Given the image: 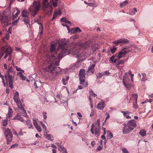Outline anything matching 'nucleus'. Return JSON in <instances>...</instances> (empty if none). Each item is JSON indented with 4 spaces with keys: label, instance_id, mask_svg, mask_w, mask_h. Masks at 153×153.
Instances as JSON below:
<instances>
[{
    "label": "nucleus",
    "instance_id": "1",
    "mask_svg": "<svg viewBox=\"0 0 153 153\" xmlns=\"http://www.w3.org/2000/svg\"><path fill=\"white\" fill-rule=\"evenodd\" d=\"M59 43V46L57 48L56 52L49 58L48 60L49 65L45 68L44 70L45 71L50 72L51 74L57 76L62 71V69L59 67H56L55 65H59V61L58 59H61L63 56L69 54L71 52V48H68L67 42L65 40H62L60 41H57Z\"/></svg>",
    "mask_w": 153,
    "mask_h": 153
},
{
    "label": "nucleus",
    "instance_id": "2",
    "mask_svg": "<svg viewBox=\"0 0 153 153\" xmlns=\"http://www.w3.org/2000/svg\"><path fill=\"white\" fill-rule=\"evenodd\" d=\"M41 7V4L39 1H34L32 5H30L28 9L30 13L31 17H34L39 11Z\"/></svg>",
    "mask_w": 153,
    "mask_h": 153
},
{
    "label": "nucleus",
    "instance_id": "3",
    "mask_svg": "<svg viewBox=\"0 0 153 153\" xmlns=\"http://www.w3.org/2000/svg\"><path fill=\"white\" fill-rule=\"evenodd\" d=\"M136 122L134 120L129 121L127 124L124 125L123 129V133L126 134L130 132L136 126Z\"/></svg>",
    "mask_w": 153,
    "mask_h": 153
},
{
    "label": "nucleus",
    "instance_id": "4",
    "mask_svg": "<svg viewBox=\"0 0 153 153\" xmlns=\"http://www.w3.org/2000/svg\"><path fill=\"white\" fill-rule=\"evenodd\" d=\"M129 52V51L125 50L123 49L118 54L117 56L116 55H113L110 58V60L112 63H116L117 60H119L121 58H123L125 55Z\"/></svg>",
    "mask_w": 153,
    "mask_h": 153
},
{
    "label": "nucleus",
    "instance_id": "5",
    "mask_svg": "<svg viewBox=\"0 0 153 153\" xmlns=\"http://www.w3.org/2000/svg\"><path fill=\"white\" fill-rule=\"evenodd\" d=\"M4 134L7 140V144H9L12 139V134L9 128H6L4 130Z\"/></svg>",
    "mask_w": 153,
    "mask_h": 153
},
{
    "label": "nucleus",
    "instance_id": "6",
    "mask_svg": "<svg viewBox=\"0 0 153 153\" xmlns=\"http://www.w3.org/2000/svg\"><path fill=\"white\" fill-rule=\"evenodd\" d=\"M1 52L4 51L6 53V55L4 57V59H6L8 56H11L12 49L10 47L3 46L1 48Z\"/></svg>",
    "mask_w": 153,
    "mask_h": 153
},
{
    "label": "nucleus",
    "instance_id": "7",
    "mask_svg": "<svg viewBox=\"0 0 153 153\" xmlns=\"http://www.w3.org/2000/svg\"><path fill=\"white\" fill-rule=\"evenodd\" d=\"M100 127L94 126V124H92L91 129V132L93 134H95L99 136L100 134Z\"/></svg>",
    "mask_w": 153,
    "mask_h": 153
},
{
    "label": "nucleus",
    "instance_id": "8",
    "mask_svg": "<svg viewBox=\"0 0 153 153\" xmlns=\"http://www.w3.org/2000/svg\"><path fill=\"white\" fill-rule=\"evenodd\" d=\"M130 78L129 77L123 78V82L125 87L127 89L129 90L132 87V85L129 83Z\"/></svg>",
    "mask_w": 153,
    "mask_h": 153
},
{
    "label": "nucleus",
    "instance_id": "9",
    "mask_svg": "<svg viewBox=\"0 0 153 153\" xmlns=\"http://www.w3.org/2000/svg\"><path fill=\"white\" fill-rule=\"evenodd\" d=\"M19 94L18 92H16L14 94L13 99L14 101L16 102L18 107H19L22 105V101L20 100V98L19 97Z\"/></svg>",
    "mask_w": 153,
    "mask_h": 153
},
{
    "label": "nucleus",
    "instance_id": "10",
    "mask_svg": "<svg viewBox=\"0 0 153 153\" xmlns=\"http://www.w3.org/2000/svg\"><path fill=\"white\" fill-rule=\"evenodd\" d=\"M60 1V0H50V8L51 12H52V7H56Z\"/></svg>",
    "mask_w": 153,
    "mask_h": 153
},
{
    "label": "nucleus",
    "instance_id": "11",
    "mask_svg": "<svg viewBox=\"0 0 153 153\" xmlns=\"http://www.w3.org/2000/svg\"><path fill=\"white\" fill-rule=\"evenodd\" d=\"M85 70L82 69L80 70L79 73V79L84 80L85 79Z\"/></svg>",
    "mask_w": 153,
    "mask_h": 153
},
{
    "label": "nucleus",
    "instance_id": "12",
    "mask_svg": "<svg viewBox=\"0 0 153 153\" xmlns=\"http://www.w3.org/2000/svg\"><path fill=\"white\" fill-rule=\"evenodd\" d=\"M42 4L43 9L44 10H46L47 8L50 7V4L48 0H42Z\"/></svg>",
    "mask_w": 153,
    "mask_h": 153
},
{
    "label": "nucleus",
    "instance_id": "13",
    "mask_svg": "<svg viewBox=\"0 0 153 153\" xmlns=\"http://www.w3.org/2000/svg\"><path fill=\"white\" fill-rule=\"evenodd\" d=\"M128 42V40L126 39H121L116 41H113L112 43L116 44H118L120 43H126Z\"/></svg>",
    "mask_w": 153,
    "mask_h": 153
},
{
    "label": "nucleus",
    "instance_id": "14",
    "mask_svg": "<svg viewBox=\"0 0 153 153\" xmlns=\"http://www.w3.org/2000/svg\"><path fill=\"white\" fill-rule=\"evenodd\" d=\"M18 107L21 110V112H20V113L22 114V115L24 117L28 118V116L27 115L26 111L24 108V105H22Z\"/></svg>",
    "mask_w": 153,
    "mask_h": 153
},
{
    "label": "nucleus",
    "instance_id": "15",
    "mask_svg": "<svg viewBox=\"0 0 153 153\" xmlns=\"http://www.w3.org/2000/svg\"><path fill=\"white\" fill-rule=\"evenodd\" d=\"M105 106V105L104 102L103 101H101L96 106V108L98 109L102 110Z\"/></svg>",
    "mask_w": 153,
    "mask_h": 153
},
{
    "label": "nucleus",
    "instance_id": "16",
    "mask_svg": "<svg viewBox=\"0 0 153 153\" xmlns=\"http://www.w3.org/2000/svg\"><path fill=\"white\" fill-rule=\"evenodd\" d=\"M8 75L7 77L6 76H5L7 82H13V77H14L12 75L10 74H7Z\"/></svg>",
    "mask_w": 153,
    "mask_h": 153
},
{
    "label": "nucleus",
    "instance_id": "17",
    "mask_svg": "<svg viewBox=\"0 0 153 153\" xmlns=\"http://www.w3.org/2000/svg\"><path fill=\"white\" fill-rule=\"evenodd\" d=\"M22 16L24 18H27L29 17V13L28 12L25 10H23L21 13Z\"/></svg>",
    "mask_w": 153,
    "mask_h": 153
},
{
    "label": "nucleus",
    "instance_id": "18",
    "mask_svg": "<svg viewBox=\"0 0 153 153\" xmlns=\"http://www.w3.org/2000/svg\"><path fill=\"white\" fill-rule=\"evenodd\" d=\"M24 71H20L19 72H17V74L18 75L20 76L21 79L23 80H25L26 79V77L24 76L22 74L24 72Z\"/></svg>",
    "mask_w": 153,
    "mask_h": 153
},
{
    "label": "nucleus",
    "instance_id": "19",
    "mask_svg": "<svg viewBox=\"0 0 153 153\" xmlns=\"http://www.w3.org/2000/svg\"><path fill=\"white\" fill-rule=\"evenodd\" d=\"M85 79H84V80H81L80 79H79L80 81V84L81 85H82V86L84 87H86L88 85V82L87 81H85Z\"/></svg>",
    "mask_w": 153,
    "mask_h": 153
},
{
    "label": "nucleus",
    "instance_id": "20",
    "mask_svg": "<svg viewBox=\"0 0 153 153\" xmlns=\"http://www.w3.org/2000/svg\"><path fill=\"white\" fill-rule=\"evenodd\" d=\"M13 120H17L22 122H24V120L23 119V118L22 117H20V116L18 114L16 115Z\"/></svg>",
    "mask_w": 153,
    "mask_h": 153
},
{
    "label": "nucleus",
    "instance_id": "21",
    "mask_svg": "<svg viewBox=\"0 0 153 153\" xmlns=\"http://www.w3.org/2000/svg\"><path fill=\"white\" fill-rule=\"evenodd\" d=\"M45 136L46 138L49 140L53 141L54 140V137L51 134H47Z\"/></svg>",
    "mask_w": 153,
    "mask_h": 153
},
{
    "label": "nucleus",
    "instance_id": "22",
    "mask_svg": "<svg viewBox=\"0 0 153 153\" xmlns=\"http://www.w3.org/2000/svg\"><path fill=\"white\" fill-rule=\"evenodd\" d=\"M121 112L126 117V118H131V117L129 116V112L128 111H121Z\"/></svg>",
    "mask_w": 153,
    "mask_h": 153
},
{
    "label": "nucleus",
    "instance_id": "23",
    "mask_svg": "<svg viewBox=\"0 0 153 153\" xmlns=\"http://www.w3.org/2000/svg\"><path fill=\"white\" fill-rule=\"evenodd\" d=\"M69 79V77L68 76H66L62 79V82L63 85H66L68 83V81Z\"/></svg>",
    "mask_w": 153,
    "mask_h": 153
},
{
    "label": "nucleus",
    "instance_id": "24",
    "mask_svg": "<svg viewBox=\"0 0 153 153\" xmlns=\"http://www.w3.org/2000/svg\"><path fill=\"white\" fill-rule=\"evenodd\" d=\"M26 123L27 125L28 126V128H33V125L29 120H28L26 121Z\"/></svg>",
    "mask_w": 153,
    "mask_h": 153
},
{
    "label": "nucleus",
    "instance_id": "25",
    "mask_svg": "<svg viewBox=\"0 0 153 153\" xmlns=\"http://www.w3.org/2000/svg\"><path fill=\"white\" fill-rule=\"evenodd\" d=\"M23 20L26 25H30V20L29 17L27 18H24Z\"/></svg>",
    "mask_w": 153,
    "mask_h": 153
},
{
    "label": "nucleus",
    "instance_id": "26",
    "mask_svg": "<svg viewBox=\"0 0 153 153\" xmlns=\"http://www.w3.org/2000/svg\"><path fill=\"white\" fill-rule=\"evenodd\" d=\"M61 20L62 22H64L66 23H68L70 25H71V22L69 20H67L66 18L65 17L62 18L61 19Z\"/></svg>",
    "mask_w": 153,
    "mask_h": 153
},
{
    "label": "nucleus",
    "instance_id": "27",
    "mask_svg": "<svg viewBox=\"0 0 153 153\" xmlns=\"http://www.w3.org/2000/svg\"><path fill=\"white\" fill-rule=\"evenodd\" d=\"M139 134L142 137H144L146 135V131L144 129H141L140 130L139 132Z\"/></svg>",
    "mask_w": 153,
    "mask_h": 153
},
{
    "label": "nucleus",
    "instance_id": "28",
    "mask_svg": "<svg viewBox=\"0 0 153 153\" xmlns=\"http://www.w3.org/2000/svg\"><path fill=\"white\" fill-rule=\"evenodd\" d=\"M56 46L55 44H52L51 45L50 51L51 53H53L56 49Z\"/></svg>",
    "mask_w": 153,
    "mask_h": 153
},
{
    "label": "nucleus",
    "instance_id": "29",
    "mask_svg": "<svg viewBox=\"0 0 153 153\" xmlns=\"http://www.w3.org/2000/svg\"><path fill=\"white\" fill-rule=\"evenodd\" d=\"M128 3V1L127 0H126L124 2H122L120 3V7H123L124 6L126 5Z\"/></svg>",
    "mask_w": 153,
    "mask_h": 153
},
{
    "label": "nucleus",
    "instance_id": "30",
    "mask_svg": "<svg viewBox=\"0 0 153 153\" xmlns=\"http://www.w3.org/2000/svg\"><path fill=\"white\" fill-rule=\"evenodd\" d=\"M95 66V64L92 65L91 67L88 68V71H91V72L93 73L94 71V68Z\"/></svg>",
    "mask_w": 153,
    "mask_h": 153
},
{
    "label": "nucleus",
    "instance_id": "31",
    "mask_svg": "<svg viewBox=\"0 0 153 153\" xmlns=\"http://www.w3.org/2000/svg\"><path fill=\"white\" fill-rule=\"evenodd\" d=\"M142 75L143 77L141 79L142 81H144L147 80V78L146 77V75L145 73H142Z\"/></svg>",
    "mask_w": 153,
    "mask_h": 153
},
{
    "label": "nucleus",
    "instance_id": "32",
    "mask_svg": "<svg viewBox=\"0 0 153 153\" xmlns=\"http://www.w3.org/2000/svg\"><path fill=\"white\" fill-rule=\"evenodd\" d=\"M72 31L74 33L80 32L81 31L79 27H76L72 29Z\"/></svg>",
    "mask_w": 153,
    "mask_h": 153
},
{
    "label": "nucleus",
    "instance_id": "33",
    "mask_svg": "<svg viewBox=\"0 0 153 153\" xmlns=\"http://www.w3.org/2000/svg\"><path fill=\"white\" fill-rule=\"evenodd\" d=\"M8 118H7L5 120H4L2 123V125L3 126H6L7 124Z\"/></svg>",
    "mask_w": 153,
    "mask_h": 153
},
{
    "label": "nucleus",
    "instance_id": "34",
    "mask_svg": "<svg viewBox=\"0 0 153 153\" xmlns=\"http://www.w3.org/2000/svg\"><path fill=\"white\" fill-rule=\"evenodd\" d=\"M126 60L124 59V60H117V62L116 63L117 65H119L122 64L124 63V61H126Z\"/></svg>",
    "mask_w": 153,
    "mask_h": 153
},
{
    "label": "nucleus",
    "instance_id": "35",
    "mask_svg": "<svg viewBox=\"0 0 153 153\" xmlns=\"http://www.w3.org/2000/svg\"><path fill=\"white\" fill-rule=\"evenodd\" d=\"M132 97L136 101V103H137V100L138 97V95L137 94H132Z\"/></svg>",
    "mask_w": 153,
    "mask_h": 153
},
{
    "label": "nucleus",
    "instance_id": "36",
    "mask_svg": "<svg viewBox=\"0 0 153 153\" xmlns=\"http://www.w3.org/2000/svg\"><path fill=\"white\" fill-rule=\"evenodd\" d=\"M39 34L42 35L43 33V27L42 24H41L39 26Z\"/></svg>",
    "mask_w": 153,
    "mask_h": 153
},
{
    "label": "nucleus",
    "instance_id": "37",
    "mask_svg": "<svg viewBox=\"0 0 153 153\" xmlns=\"http://www.w3.org/2000/svg\"><path fill=\"white\" fill-rule=\"evenodd\" d=\"M108 133L107 134V137L109 139H111L113 137V135L110 132L108 131L107 132Z\"/></svg>",
    "mask_w": 153,
    "mask_h": 153
},
{
    "label": "nucleus",
    "instance_id": "38",
    "mask_svg": "<svg viewBox=\"0 0 153 153\" xmlns=\"http://www.w3.org/2000/svg\"><path fill=\"white\" fill-rule=\"evenodd\" d=\"M13 70L12 69V67L11 66L10 67L8 68V69L7 71V74H10V72H11L12 71H13Z\"/></svg>",
    "mask_w": 153,
    "mask_h": 153
},
{
    "label": "nucleus",
    "instance_id": "39",
    "mask_svg": "<svg viewBox=\"0 0 153 153\" xmlns=\"http://www.w3.org/2000/svg\"><path fill=\"white\" fill-rule=\"evenodd\" d=\"M88 5L90 6H92L93 7H96L97 6V5L96 3H89Z\"/></svg>",
    "mask_w": 153,
    "mask_h": 153
},
{
    "label": "nucleus",
    "instance_id": "40",
    "mask_svg": "<svg viewBox=\"0 0 153 153\" xmlns=\"http://www.w3.org/2000/svg\"><path fill=\"white\" fill-rule=\"evenodd\" d=\"M36 129L39 132H41L42 131V129L40 126L39 125L35 127Z\"/></svg>",
    "mask_w": 153,
    "mask_h": 153
},
{
    "label": "nucleus",
    "instance_id": "41",
    "mask_svg": "<svg viewBox=\"0 0 153 153\" xmlns=\"http://www.w3.org/2000/svg\"><path fill=\"white\" fill-rule=\"evenodd\" d=\"M42 114H43L44 120H46L47 118V112H43Z\"/></svg>",
    "mask_w": 153,
    "mask_h": 153
},
{
    "label": "nucleus",
    "instance_id": "42",
    "mask_svg": "<svg viewBox=\"0 0 153 153\" xmlns=\"http://www.w3.org/2000/svg\"><path fill=\"white\" fill-rule=\"evenodd\" d=\"M117 48L115 47L114 46H113V48H111L110 49V51L112 53H114L116 51Z\"/></svg>",
    "mask_w": 153,
    "mask_h": 153
},
{
    "label": "nucleus",
    "instance_id": "43",
    "mask_svg": "<svg viewBox=\"0 0 153 153\" xmlns=\"http://www.w3.org/2000/svg\"><path fill=\"white\" fill-rule=\"evenodd\" d=\"M13 113L12 110L11 109H9L8 115L9 117H10L12 115Z\"/></svg>",
    "mask_w": 153,
    "mask_h": 153
},
{
    "label": "nucleus",
    "instance_id": "44",
    "mask_svg": "<svg viewBox=\"0 0 153 153\" xmlns=\"http://www.w3.org/2000/svg\"><path fill=\"white\" fill-rule=\"evenodd\" d=\"M122 152L123 153H129L126 149L125 148H123L122 149Z\"/></svg>",
    "mask_w": 153,
    "mask_h": 153
},
{
    "label": "nucleus",
    "instance_id": "45",
    "mask_svg": "<svg viewBox=\"0 0 153 153\" xmlns=\"http://www.w3.org/2000/svg\"><path fill=\"white\" fill-rule=\"evenodd\" d=\"M100 119H98L97 120V123H96L95 126H97L100 127Z\"/></svg>",
    "mask_w": 153,
    "mask_h": 153
},
{
    "label": "nucleus",
    "instance_id": "46",
    "mask_svg": "<svg viewBox=\"0 0 153 153\" xmlns=\"http://www.w3.org/2000/svg\"><path fill=\"white\" fill-rule=\"evenodd\" d=\"M103 73L102 72L99 73L97 74V78H101L103 76H104L103 75Z\"/></svg>",
    "mask_w": 153,
    "mask_h": 153
},
{
    "label": "nucleus",
    "instance_id": "47",
    "mask_svg": "<svg viewBox=\"0 0 153 153\" xmlns=\"http://www.w3.org/2000/svg\"><path fill=\"white\" fill-rule=\"evenodd\" d=\"M90 94L91 95L93 96L94 97H95L97 96V95L96 94L94 93L93 91L92 90H91V91H90Z\"/></svg>",
    "mask_w": 153,
    "mask_h": 153
},
{
    "label": "nucleus",
    "instance_id": "48",
    "mask_svg": "<svg viewBox=\"0 0 153 153\" xmlns=\"http://www.w3.org/2000/svg\"><path fill=\"white\" fill-rule=\"evenodd\" d=\"M54 12L56 13L57 15H60L61 14V10H56Z\"/></svg>",
    "mask_w": 153,
    "mask_h": 153
},
{
    "label": "nucleus",
    "instance_id": "49",
    "mask_svg": "<svg viewBox=\"0 0 153 153\" xmlns=\"http://www.w3.org/2000/svg\"><path fill=\"white\" fill-rule=\"evenodd\" d=\"M4 19V15L1 12H0V20L2 21Z\"/></svg>",
    "mask_w": 153,
    "mask_h": 153
},
{
    "label": "nucleus",
    "instance_id": "50",
    "mask_svg": "<svg viewBox=\"0 0 153 153\" xmlns=\"http://www.w3.org/2000/svg\"><path fill=\"white\" fill-rule=\"evenodd\" d=\"M102 146H99L97 147V149H96V151H100V150H102Z\"/></svg>",
    "mask_w": 153,
    "mask_h": 153
},
{
    "label": "nucleus",
    "instance_id": "51",
    "mask_svg": "<svg viewBox=\"0 0 153 153\" xmlns=\"http://www.w3.org/2000/svg\"><path fill=\"white\" fill-rule=\"evenodd\" d=\"M137 103H136V101L135 102H134L133 103V107L134 108H138V105L137 104Z\"/></svg>",
    "mask_w": 153,
    "mask_h": 153
},
{
    "label": "nucleus",
    "instance_id": "52",
    "mask_svg": "<svg viewBox=\"0 0 153 153\" xmlns=\"http://www.w3.org/2000/svg\"><path fill=\"white\" fill-rule=\"evenodd\" d=\"M105 115H106V117L105 118V122L106 121V120L109 119L110 117V116H109V114L108 113H106L105 114Z\"/></svg>",
    "mask_w": 153,
    "mask_h": 153
},
{
    "label": "nucleus",
    "instance_id": "53",
    "mask_svg": "<svg viewBox=\"0 0 153 153\" xmlns=\"http://www.w3.org/2000/svg\"><path fill=\"white\" fill-rule=\"evenodd\" d=\"M10 74L12 75L13 77H14L16 74V71L14 70H13L11 72H10Z\"/></svg>",
    "mask_w": 153,
    "mask_h": 153
},
{
    "label": "nucleus",
    "instance_id": "54",
    "mask_svg": "<svg viewBox=\"0 0 153 153\" xmlns=\"http://www.w3.org/2000/svg\"><path fill=\"white\" fill-rule=\"evenodd\" d=\"M104 76L105 75H107L109 74L110 73L108 72V71H105L104 72H102Z\"/></svg>",
    "mask_w": 153,
    "mask_h": 153
},
{
    "label": "nucleus",
    "instance_id": "55",
    "mask_svg": "<svg viewBox=\"0 0 153 153\" xmlns=\"http://www.w3.org/2000/svg\"><path fill=\"white\" fill-rule=\"evenodd\" d=\"M33 124L35 126H37L38 125L37 122L36 120H35L34 119L33 120Z\"/></svg>",
    "mask_w": 153,
    "mask_h": 153
},
{
    "label": "nucleus",
    "instance_id": "56",
    "mask_svg": "<svg viewBox=\"0 0 153 153\" xmlns=\"http://www.w3.org/2000/svg\"><path fill=\"white\" fill-rule=\"evenodd\" d=\"M58 148L59 150L60 151H62L63 149H64V147L61 145H59V146H58Z\"/></svg>",
    "mask_w": 153,
    "mask_h": 153
},
{
    "label": "nucleus",
    "instance_id": "57",
    "mask_svg": "<svg viewBox=\"0 0 153 153\" xmlns=\"http://www.w3.org/2000/svg\"><path fill=\"white\" fill-rule=\"evenodd\" d=\"M57 15L56 14V13H55V12H54L53 15V18L52 19L53 20V19H56V17H57Z\"/></svg>",
    "mask_w": 153,
    "mask_h": 153
},
{
    "label": "nucleus",
    "instance_id": "58",
    "mask_svg": "<svg viewBox=\"0 0 153 153\" xmlns=\"http://www.w3.org/2000/svg\"><path fill=\"white\" fill-rule=\"evenodd\" d=\"M19 18H18V19H17L16 20V21H14L13 23V24L14 25H16L17 23H18L19 22Z\"/></svg>",
    "mask_w": 153,
    "mask_h": 153
},
{
    "label": "nucleus",
    "instance_id": "59",
    "mask_svg": "<svg viewBox=\"0 0 153 153\" xmlns=\"http://www.w3.org/2000/svg\"><path fill=\"white\" fill-rule=\"evenodd\" d=\"M18 146V144L16 143V144H14L12 145L11 146L10 148H14V147H17Z\"/></svg>",
    "mask_w": 153,
    "mask_h": 153
},
{
    "label": "nucleus",
    "instance_id": "60",
    "mask_svg": "<svg viewBox=\"0 0 153 153\" xmlns=\"http://www.w3.org/2000/svg\"><path fill=\"white\" fill-rule=\"evenodd\" d=\"M129 14L131 15H134L135 14V12H134L133 10L130 11V12L129 13Z\"/></svg>",
    "mask_w": 153,
    "mask_h": 153
},
{
    "label": "nucleus",
    "instance_id": "61",
    "mask_svg": "<svg viewBox=\"0 0 153 153\" xmlns=\"http://www.w3.org/2000/svg\"><path fill=\"white\" fill-rule=\"evenodd\" d=\"M4 38L7 40H8L10 38L9 35V34H6V36L4 37Z\"/></svg>",
    "mask_w": 153,
    "mask_h": 153
},
{
    "label": "nucleus",
    "instance_id": "62",
    "mask_svg": "<svg viewBox=\"0 0 153 153\" xmlns=\"http://www.w3.org/2000/svg\"><path fill=\"white\" fill-rule=\"evenodd\" d=\"M13 82L9 83V87H10L11 89H12L13 88Z\"/></svg>",
    "mask_w": 153,
    "mask_h": 153
},
{
    "label": "nucleus",
    "instance_id": "63",
    "mask_svg": "<svg viewBox=\"0 0 153 153\" xmlns=\"http://www.w3.org/2000/svg\"><path fill=\"white\" fill-rule=\"evenodd\" d=\"M20 11L18 9H17V12L15 13V17H16V16H17L20 13Z\"/></svg>",
    "mask_w": 153,
    "mask_h": 153
},
{
    "label": "nucleus",
    "instance_id": "64",
    "mask_svg": "<svg viewBox=\"0 0 153 153\" xmlns=\"http://www.w3.org/2000/svg\"><path fill=\"white\" fill-rule=\"evenodd\" d=\"M16 70L18 71H22V70L21 68H18V67L16 66Z\"/></svg>",
    "mask_w": 153,
    "mask_h": 153
}]
</instances>
